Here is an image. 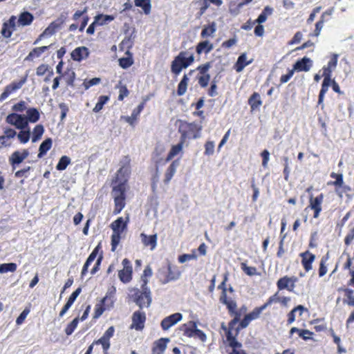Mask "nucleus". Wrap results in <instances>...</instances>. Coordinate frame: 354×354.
<instances>
[{"label":"nucleus","instance_id":"45","mask_svg":"<svg viewBox=\"0 0 354 354\" xmlns=\"http://www.w3.org/2000/svg\"><path fill=\"white\" fill-rule=\"evenodd\" d=\"M17 270V264L15 263H3L0 265V273L15 272Z\"/></svg>","mask_w":354,"mask_h":354},{"label":"nucleus","instance_id":"51","mask_svg":"<svg viewBox=\"0 0 354 354\" xmlns=\"http://www.w3.org/2000/svg\"><path fill=\"white\" fill-rule=\"evenodd\" d=\"M4 136H0V141L4 140L6 138H14L17 136V131L11 128H6L4 129Z\"/></svg>","mask_w":354,"mask_h":354},{"label":"nucleus","instance_id":"25","mask_svg":"<svg viewBox=\"0 0 354 354\" xmlns=\"http://www.w3.org/2000/svg\"><path fill=\"white\" fill-rule=\"evenodd\" d=\"M40 118V114L37 109L29 108L26 111V115H25V119L27 121V124L37 122Z\"/></svg>","mask_w":354,"mask_h":354},{"label":"nucleus","instance_id":"16","mask_svg":"<svg viewBox=\"0 0 354 354\" xmlns=\"http://www.w3.org/2000/svg\"><path fill=\"white\" fill-rule=\"evenodd\" d=\"M324 196L320 194L315 198L312 196L310 198V205L309 207L314 210V217L317 218L322 211V203L323 201Z\"/></svg>","mask_w":354,"mask_h":354},{"label":"nucleus","instance_id":"24","mask_svg":"<svg viewBox=\"0 0 354 354\" xmlns=\"http://www.w3.org/2000/svg\"><path fill=\"white\" fill-rule=\"evenodd\" d=\"M34 19L32 14L28 11L22 12L18 18L17 23L19 26H26L31 24Z\"/></svg>","mask_w":354,"mask_h":354},{"label":"nucleus","instance_id":"44","mask_svg":"<svg viewBox=\"0 0 354 354\" xmlns=\"http://www.w3.org/2000/svg\"><path fill=\"white\" fill-rule=\"evenodd\" d=\"M71 163V158L66 156H63L60 158L56 169L59 171H63L66 169L67 166Z\"/></svg>","mask_w":354,"mask_h":354},{"label":"nucleus","instance_id":"46","mask_svg":"<svg viewBox=\"0 0 354 354\" xmlns=\"http://www.w3.org/2000/svg\"><path fill=\"white\" fill-rule=\"evenodd\" d=\"M141 241L142 243H156L157 242V234H151L147 236L144 233L140 234Z\"/></svg>","mask_w":354,"mask_h":354},{"label":"nucleus","instance_id":"52","mask_svg":"<svg viewBox=\"0 0 354 354\" xmlns=\"http://www.w3.org/2000/svg\"><path fill=\"white\" fill-rule=\"evenodd\" d=\"M283 160L284 162V169H283V174H284V179L286 180H288L289 174L290 173V168L289 167L290 164L291 163V161L288 158V157L284 156L283 157Z\"/></svg>","mask_w":354,"mask_h":354},{"label":"nucleus","instance_id":"23","mask_svg":"<svg viewBox=\"0 0 354 354\" xmlns=\"http://www.w3.org/2000/svg\"><path fill=\"white\" fill-rule=\"evenodd\" d=\"M22 86L19 82H13L10 84L6 86L3 92L0 95V101L6 100L12 92L21 88Z\"/></svg>","mask_w":354,"mask_h":354},{"label":"nucleus","instance_id":"43","mask_svg":"<svg viewBox=\"0 0 354 354\" xmlns=\"http://www.w3.org/2000/svg\"><path fill=\"white\" fill-rule=\"evenodd\" d=\"M109 97L108 95H100L98 98L97 102L93 109V111L95 113H98L102 109L104 105L109 101Z\"/></svg>","mask_w":354,"mask_h":354},{"label":"nucleus","instance_id":"57","mask_svg":"<svg viewBox=\"0 0 354 354\" xmlns=\"http://www.w3.org/2000/svg\"><path fill=\"white\" fill-rule=\"evenodd\" d=\"M59 107L61 110L60 120L64 121L66 117L67 113L69 111V108L68 105L64 102L60 103L59 104Z\"/></svg>","mask_w":354,"mask_h":354},{"label":"nucleus","instance_id":"63","mask_svg":"<svg viewBox=\"0 0 354 354\" xmlns=\"http://www.w3.org/2000/svg\"><path fill=\"white\" fill-rule=\"evenodd\" d=\"M49 66L47 64L39 65L36 70V74L38 76L44 75L47 71H49Z\"/></svg>","mask_w":354,"mask_h":354},{"label":"nucleus","instance_id":"54","mask_svg":"<svg viewBox=\"0 0 354 354\" xmlns=\"http://www.w3.org/2000/svg\"><path fill=\"white\" fill-rule=\"evenodd\" d=\"M214 142L213 141H207L205 145V155L211 156L213 155L214 152Z\"/></svg>","mask_w":354,"mask_h":354},{"label":"nucleus","instance_id":"9","mask_svg":"<svg viewBox=\"0 0 354 354\" xmlns=\"http://www.w3.org/2000/svg\"><path fill=\"white\" fill-rule=\"evenodd\" d=\"M30 153L28 149H23L22 151H15L9 157V162L12 169L21 164L29 156Z\"/></svg>","mask_w":354,"mask_h":354},{"label":"nucleus","instance_id":"64","mask_svg":"<svg viewBox=\"0 0 354 354\" xmlns=\"http://www.w3.org/2000/svg\"><path fill=\"white\" fill-rule=\"evenodd\" d=\"M354 239V223H352L349 233L346 235L344 239V243H350Z\"/></svg>","mask_w":354,"mask_h":354},{"label":"nucleus","instance_id":"40","mask_svg":"<svg viewBox=\"0 0 354 354\" xmlns=\"http://www.w3.org/2000/svg\"><path fill=\"white\" fill-rule=\"evenodd\" d=\"M125 197H121L118 198L115 197L114 199V209H113V214H118L120 213V212L123 209V208L125 207Z\"/></svg>","mask_w":354,"mask_h":354},{"label":"nucleus","instance_id":"53","mask_svg":"<svg viewBox=\"0 0 354 354\" xmlns=\"http://www.w3.org/2000/svg\"><path fill=\"white\" fill-rule=\"evenodd\" d=\"M93 344H101L105 353H106L110 348V342L103 336H102L99 339L93 342Z\"/></svg>","mask_w":354,"mask_h":354},{"label":"nucleus","instance_id":"4","mask_svg":"<svg viewBox=\"0 0 354 354\" xmlns=\"http://www.w3.org/2000/svg\"><path fill=\"white\" fill-rule=\"evenodd\" d=\"M6 122L8 124L14 126L17 129H23L28 127L29 125L27 124V121L25 119V115L17 113H11L8 114L6 118Z\"/></svg>","mask_w":354,"mask_h":354},{"label":"nucleus","instance_id":"20","mask_svg":"<svg viewBox=\"0 0 354 354\" xmlns=\"http://www.w3.org/2000/svg\"><path fill=\"white\" fill-rule=\"evenodd\" d=\"M179 165H180V160L179 159H176V160H174L170 164V165L169 166V167L167 168V169L165 172V178L164 180L165 183L168 184L170 182V180H171V178L174 176V174H176L177 168L178 167Z\"/></svg>","mask_w":354,"mask_h":354},{"label":"nucleus","instance_id":"58","mask_svg":"<svg viewBox=\"0 0 354 354\" xmlns=\"http://www.w3.org/2000/svg\"><path fill=\"white\" fill-rule=\"evenodd\" d=\"M330 177L335 179V181L333 183L335 186H342L343 185V175L342 174L332 172Z\"/></svg>","mask_w":354,"mask_h":354},{"label":"nucleus","instance_id":"47","mask_svg":"<svg viewBox=\"0 0 354 354\" xmlns=\"http://www.w3.org/2000/svg\"><path fill=\"white\" fill-rule=\"evenodd\" d=\"M58 29V24L57 22H52L42 32V34H44V37L46 36H51L54 35Z\"/></svg>","mask_w":354,"mask_h":354},{"label":"nucleus","instance_id":"32","mask_svg":"<svg viewBox=\"0 0 354 354\" xmlns=\"http://www.w3.org/2000/svg\"><path fill=\"white\" fill-rule=\"evenodd\" d=\"M115 17L113 15L98 14L94 17V24L103 26L113 21Z\"/></svg>","mask_w":354,"mask_h":354},{"label":"nucleus","instance_id":"48","mask_svg":"<svg viewBox=\"0 0 354 354\" xmlns=\"http://www.w3.org/2000/svg\"><path fill=\"white\" fill-rule=\"evenodd\" d=\"M242 270L248 276H254L257 274V271L255 267L248 266L245 263L241 264Z\"/></svg>","mask_w":354,"mask_h":354},{"label":"nucleus","instance_id":"13","mask_svg":"<svg viewBox=\"0 0 354 354\" xmlns=\"http://www.w3.org/2000/svg\"><path fill=\"white\" fill-rule=\"evenodd\" d=\"M313 66V61L307 57H304L303 58L297 60L293 65V71H305L308 72L310 70Z\"/></svg>","mask_w":354,"mask_h":354},{"label":"nucleus","instance_id":"56","mask_svg":"<svg viewBox=\"0 0 354 354\" xmlns=\"http://www.w3.org/2000/svg\"><path fill=\"white\" fill-rule=\"evenodd\" d=\"M101 82V79L100 77H93L88 81H84L83 82V86L85 90L88 89L90 87L98 84Z\"/></svg>","mask_w":354,"mask_h":354},{"label":"nucleus","instance_id":"36","mask_svg":"<svg viewBox=\"0 0 354 354\" xmlns=\"http://www.w3.org/2000/svg\"><path fill=\"white\" fill-rule=\"evenodd\" d=\"M44 133V127L42 124H37L35 127L32 131V136L31 137L32 142H37L39 140Z\"/></svg>","mask_w":354,"mask_h":354},{"label":"nucleus","instance_id":"38","mask_svg":"<svg viewBox=\"0 0 354 354\" xmlns=\"http://www.w3.org/2000/svg\"><path fill=\"white\" fill-rule=\"evenodd\" d=\"M272 11L273 9L270 6H266L254 24L257 23L259 24H261L264 23L267 19L268 15H272Z\"/></svg>","mask_w":354,"mask_h":354},{"label":"nucleus","instance_id":"12","mask_svg":"<svg viewBox=\"0 0 354 354\" xmlns=\"http://www.w3.org/2000/svg\"><path fill=\"white\" fill-rule=\"evenodd\" d=\"M146 319L145 313L140 310L133 313L132 316L131 328L140 330L144 328V324Z\"/></svg>","mask_w":354,"mask_h":354},{"label":"nucleus","instance_id":"27","mask_svg":"<svg viewBox=\"0 0 354 354\" xmlns=\"http://www.w3.org/2000/svg\"><path fill=\"white\" fill-rule=\"evenodd\" d=\"M196 328V323L192 321L189 322L188 323L185 324L181 326L184 335L188 337H194Z\"/></svg>","mask_w":354,"mask_h":354},{"label":"nucleus","instance_id":"29","mask_svg":"<svg viewBox=\"0 0 354 354\" xmlns=\"http://www.w3.org/2000/svg\"><path fill=\"white\" fill-rule=\"evenodd\" d=\"M19 130V132L18 133H17L18 140L21 144L27 143L29 141L31 136V131L29 125L28 127Z\"/></svg>","mask_w":354,"mask_h":354},{"label":"nucleus","instance_id":"60","mask_svg":"<svg viewBox=\"0 0 354 354\" xmlns=\"http://www.w3.org/2000/svg\"><path fill=\"white\" fill-rule=\"evenodd\" d=\"M210 80V75L206 74L203 75L202 76L199 77L198 78V84L200 86L203 88L206 87L208 85L209 81Z\"/></svg>","mask_w":354,"mask_h":354},{"label":"nucleus","instance_id":"55","mask_svg":"<svg viewBox=\"0 0 354 354\" xmlns=\"http://www.w3.org/2000/svg\"><path fill=\"white\" fill-rule=\"evenodd\" d=\"M41 55L39 47L35 48L32 51L29 53L27 57L25 58L26 61H32L35 57H39Z\"/></svg>","mask_w":354,"mask_h":354},{"label":"nucleus","instance_id":"62","mask_svg":"<svg viewBox=\"0 0 354 354\" xmlns=\"http://www.w3.org/2000/svg\"><path fill=\"white\" fill-rule=\"evenodd\" d=\"M11 28L8 27V24H3V27L1 29V34L2 35L6 38H9L11 37L12 30H10Z\"/></svg>","mask_w":354,"mask_h":354},{"label":"nucleus","instance_id":"37","mask_svg":"<svg viewBox=\"0 0 354 354\" xmlns=\"http://www.w3.org/2000/svg\"><path fill=\"white\" fill-rule=\"evenodd\" d=\"M135 6L141 8L145 14L149 15L151 12V4L150 0H135Z\"/></svg>","mask_w":354,"mask_h":354},{"label":"nucleus","instance_id":"30","mask_svg":"<svg viewBox=\"0 0 354 354\" xmlns=\"http://www.w3.org/2000/svg\"><path fill=\"white\" fill-rule=\"evenodd\" d=\"M145 106V102L140 103L136 109H134L131 113V116L125 118V120L129 124L133 125L134 121L137 119L141 111L143 110Z\"/></svg>","mask_w":354,"mask_h":354},{"label":"nucleus","instance_id":"21","mask_svg":"<svg viewBox=\"0 0 354 354\" xmlns=\"http://www.w3.org/2000/svg\"><path fill=\"white\" fill-rule=\"evenodd\" d=\"M246 59L247 55L245 53H243L239 56L237 61L234 65V68L236 72H241L246 66L252 63L253 59H251L249 61H247Z\"/></svg>","mask_w":354,"mask_h":354},{"label":"nucleus","instance_id":"7","mask_svg":"<svg viewBox=\"0 0 354 354\" xmlns=\"http://www.w3.org/2000/svg\"><path fill=\"white\" fill-rule=\"evenodd\" d=\"M167 274L165 277L160 276V281L165 284L171 281H176L181 276V272L176 266L169 263L167 268Z\"/></svg>","mask_w":354,"mask_h":354},{"label":"nucleus","instance_id":"1","mask_svg":"<svg viewBox=\"0 0 354 354\" xmlns=\"http://www.w3.org/2000/svg\"><path fill=\"white\" fill-rule=\"evenodd\" d=\"M194 62V56L193 53L188 51H181L171 64V71L178 75L183 69L187 68Z\"/></svg>","mask_w":354,"mask_h":354},{"label":"nucleus","instance_id":"39","mask_svg":"<svg viewBox=\"0 0 354 354\" xmlns=\"http://www.w3.org/2000/svg\"><path fill=\"white\" fill-rule=\"evenodd\" d=\"M75 73L74 71L71 69H67L64 74L63 75V77L64 78L67 86L71 87H74V82L75 80Z\"/></svg>","mask_w":354,"mask_h":354},{"label":"nucleus","instance_id":"41","mask_svg":"<svg viewBox=\"0 0 354 354\" xmlns=\"http://www.w3.org/2000/svg\"><path fill=\"white\" fill-rule=\"evenodd\" d=\"M152 274H153V272H152L151 268L149 266H147L145 268V270L143 271V274L141 276V282H142L141 286L148 287L147 283L149 282V279L152 276Z\"/></svg>","mask_w":354,"mask_h":354},{"label":"nucleus","instance_id":"28","mask_svg":"<svg viewBox=\"0 0 354 354\" xmlns=\"http://www.w3.org/2000/svg\"><path fill=\"white\" fill-rule=\"evenodd\" d=\"M213 49V44L209 41L205 40L199 42L196 48V51L198 54L205 53V54L209 53Z\"/></svg>","mask_w":354,"mask_h":354},{"label":"nucleus","instance_id":"2","mask_svg":"<svg viewBox=\"0 0 354 354\" xmlns=\"http://www.w3.org/2000/svg\"><path fill=\"white\" fill-rule=\"evenodd\" d=\"M140 288V290L135 289L134 301L140 308H148L151 303V291L149 287Z\"/></svg>","mask_w":354,"mask_h":354},{"label":"nucleus","instance_id":"49","mask_svg":"<svg viewBox=\"0 0 354 354\" xmlns=\"http://www.w3.org/2000/svg\"><path fill=\"white\" fill-rule=\"evenodd\" d=\"M130 173V167H124L122 166L119 169V170L117 172V176L115 177V180H114L115 183H116L118 180H120V176H122L123 178H125Z\"/></svg>","mask_w":354,"mask_h":354},{"label":"nucleus","instance_id":"11","mask_svg":"<svg viewBox=\"0 0 354 354\" xmlns=\"http://www.w3.org/2000/svg\"><path fill=\"white\" fill-rule=\"evenodd\" d=\"M183 315L180 313L172 314L164 318L161 322V327L163 330H167L173 326L176 325L178 322L181 321Z\"/></svg>","mask_w":354,"mask_h":354},{"label":"nucleus","instance_id":"26","mask_svg":"<svg viewBox=\"0 0 354 354\" xmlns=\"http://www.w3.org/2000/svg\"><path fill=\"white\" fill-rule=\"evenodd\" d=\"M300 256L302 257V264L305 268V270L308 272L312 268V263L315 259V255L306 251L305 252L301 253Z\"/></svg>","mask_w":354,"mask_h":354},{"label":"nucleus","instance_id":"15","mask_svg":"<svg viewBox=\"0 0 354 354\" xmlns=\"http://www.w3.org/2000/svg\"><path fill=\"white\" fill-rule=\"evenodd\" d=\"M297 281L296 277H284L278 280L277 287L279 290L288 289L289 291H292Z\"/></svg>","mask_w":354,"mask_h":354},{"label":"nucleus","instance_id":"14","mask_svg":"<svg viewBox=\"0 0 354 354\" xmlns=\"http://www.w3.org/2000/svg\"><path fill=\"white\" fill-rule=\"evenodd\" d=\"M182 127V129L185 127L187 129L189 132L193 133L192 138L194 139H197L201 137V131L203 129V126L201 122H193L191 123L183 122V124L180 127Z\"/></svg>","mask_w":354,"mask_h":354},{"label":"nucleus","instance_id":"61","mask_svg":"<svg viewBox=\"0 0 354 354\" xmlns=\"http://www.w3.org/2000/svg\"><path fill=\"white\" fill-rule=\"evenodd\" d=\"M26 109V104L24 101H20L19 102L14 104L12 106V110L17 112H22Z\"/></svg>","mask_w":354,"mask_h":354},{"label":"nucleus","instance_id":"18","mask_svg":"<svg viewBox=\"0 0 354 354\" xmlns=\"http://www.w3.org/2000/svg\"><path fill=\"white\" fill-rule=\"evenodd\" d=\"M126 179H124L123 181L121 180L118 185L113 186L111 194L113 198H115V197L121 198L126 196Z\"/></svg>","mask_w":354,"mask_h":354},{"label":"nucleus","instance_id":"50","mask_svg":"<svg viewBox=\"0 0 354 354\" xmlns=\"http://www.w3.org/2000/svg\"><path fill=\"white\" fill-rule=\"evenodd\" d=\"M79 323V319L77 317L75 318L70 324H68L66 328H65V333L67 335H71L77 328V324Z\"/></svg>","mask_w":354,"mask_h":354},{"label":"nucleus","instance_id":"8","mask_svg":"<svg viewBox=\"0 0 354 354\" xmlns=\"http://www.w3.org/2000/svg\"><path fill=\"white\" fill-rule=\"evenodd\" d=\"M178 131L181 133L180 141L178 144L172 146L166 158L167 162L171 160L182 150L183 144L188 136L186 130H182V127L179 128Z\"/></svg>","mask_w":354,"mask_h":354},{"label":"nucleus","instance_id":"34","mask_svg":"<svg viewBox=\"0 0 354 354\" xmlns=\"http://www.w3.org/2000/svg\"><path fill=\"white\" fill-rule=\"evenodd\" d=\"M216 24L214 21H212L209 25L204 26L201 35L203 38L207 37H212V36H213V34L216 32Z\"/></svg>","mask_w":354,"mask_h":354},{"label":"nucleus","instance_id":"59","mask_svg":"<svg viewBox=\"0 0 354 354\" xmlns=\"http://www.w3.org/2000/svg\"><path fill=\"white\" fill-rule=\"evenodd\" d=\"M212 67V63L211 62H206L204 64L200 65L197 67L196 70L199 71V73L202 75H206L207 74V72L209 71V69Z\"/></svg>","mask_w":354,"mask_h":354},{"label":"nucleus","instance_id":"33","mask_svg":"<svg viewBox=\"0 0 354 354\" xmlns=\"http://www.w3.org/2000/svg\"><path fill=\"white\" fill-rule=\"evenodd\" d=\"M126 55H127V57H121L118 59L120 66L124 69L128 68L133 64L132 54L129 50L126 52Z\"/></svg>","mask_w":354,"mask_h":354},{"label":"nucleus","instance_id":"5","mask_svg":"<svg viewBox=\"0 0 354 354\" xmlns=\"http://www.w3.org/2000/svg\"><path fill=\"white\" fill-rule=\"evenodd\" d=\"M115 292V288L114 287L112 288V290L109 291V292L102 299L100 304H97L95 306V315L94 318H98L104 311L106 310L105 306H106L108 308L112 306L113 304V297L111 294H114Z\"/></svg>","mask_w":354,"mask_h":354},{"label":"nucleus","instance_id":"19","mask_svg":"<svg viewBox=\"0 0 354 354\" xmlns=\"http://www.w3.org/2000/svg\"><path fill=\"white\" fill-rule=\"evenodd\" d=\"M169 342V338H160L156 341L152 348V354H164L165 351L167 348V344Z\"/></svg>","mask_w":354,"mask_h":354},{"label":"nucleus","instance_id":"35","mask_svg":"<svg viewBox=\"0 0 354 354\" xmlns=\"http://www.w3.org/2000/svg\"><path fill=\"white\" fill-rule=\"evenodd\" d=\"M248 104L252 110L257 109L262 104L261 96L258 93H254L248 100Z\"/></svg>","mask_w":354,"mask_h":354},{"label":"nucleus","instance_id":"42","mask_svg":"<svg viewBox=\"0 0 354 354\" xmlns=\"http://www.w3.org/2000/svg\"><path fill=\"white\" fill-rule=\"evenodd\" d=\"M344 295L346 298L343 299L344 304H346L348 306H354V295L353 290L349 288L344 289Z\"/></svg>","mask_w":354,"mask_h":354},{"label":"nucleus","instance_id":"10","mask_svg":"<svg viewBox=\"0 0 354 354\" xmlns=\"http://www.w3.org/2000/svg\"><path fill=\"white\" fill-rule=\"evenodd\" d=\"M123 269L118 272V277L124 283H129L132 279V267L130 261L124 259L122 261Z\"/></svg>","mask_w":354,"mask_h":354},{"label":"nucleus","instance_id":"31","mask_svg":"<svg viewBox=\"0 0 354 354\" xmlns=\"http://www.w3.org/2000/svg\"><path fill=\"white\" fill-rule=\"evenodd\" d=\"M52 139L50 138H46L41 143L39 148V153L37 155L39 158H41L47 151L50 150L52 147Z\"/></svg>","mask_w":354,"mask_h":354},{"label":"nucleus","instance_id":"6","mask_svg":"<svg viewBox=\"0 0 354 354\" xmlns=\"http://www.w3.org/2000/svg\"><path fill=\"white\" fill-rule=\"evenodd\" d=\"M206 246L205 245H200L197 250H193L189 254H183L180 255L178 258V262L185 263L192 260H196L199 255H205Z\"/></svg>","mask_w":354,"mask_h":354},{"label":"nucleus","instance_id":"17","mask_svg":"<svg viewBox=\"0 0 354 354\" xmlns=\"http://www.w3.org/2000/svg\"><path fill=\"white\" fill-rule=\"evenodd\" d=\"M88 48L85 46L77 47L71 53V58L76 62H81L84 58L88 57Z\"/></svg>","mask_w":354,"mask_h":354},{"label":"nucleus","instance_id":"3","mask_svg":"<svg viewBox=\"0 0 354 354\" xmlns=\"http://www.w3.org/2000/svg\"><path fill=\"white\" fill-rule=\"evenodd\" d=\"M129 218L128 216H127L126 220H124L122 217H119L111 223L113 234L111 236V243H119L120 240V234L127 228V223L129 221Z\"/></svg>","mask_w":354,"mask_h":354},{"label":"nucleus","instance_id":"22","mask_svg":"<svg viewBox=\"0 0 354 354\" xmlns=\"http://www.w3.org/2000/svg\"><path fill=\"white\" fill-rule=\"evenodd\" d=\"M82 289L81 288H77L69 297L66 304L63 307L62 310L59 313V316L63 317L64 315L68 311V310L71 307L73 304L74 301L81 293Z\"/></svg>","mask_w":354,"mask_h":354}]
</instances>
